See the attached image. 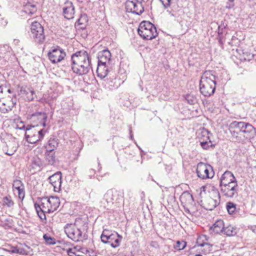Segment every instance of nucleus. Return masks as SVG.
I'll list each match as a JSON object with an SVG mask.
<instances>
[{"label":"nucleus","mask_w":256,"mask_h":256,"mask_svg":"<svg viewBox=\"0 0 256 256\" xmlns=\"http://www.w3.org/2000/svg\"><path fill=\"white\" fill-rule=\"evenodd\" d=\"M46 160L48 164L50 165H52L55 162V152L54 151L46 150Z\"/></svg>","instance_id":"obj_30"},{"label":"nucleus","mask_w":256,"mask_h":256,"mask_svg":"<svg viewBox=\"0 0 256 256\" xmlns=\"http://www.w3.org/2000/svg\"><path fill=\"white\" fill-rule=\"evenodd\" d=\"M223 232H224V234L228 236H232L236 234L238 232L237 228L236 226L229 224L227 226H224Z\"/></svg>","instance_id":"obj_29"},{"label":"nucleus","mask_w":256,"mask_h":256,"mask_svg":"<svg viewBox=\"0 0 256 256\" xmlns=\"http://www.w3.org/2000/svg\"><path fill=\"white\" fill-rule=\"evenodd\" d=\"M120 192L113 190H108L104 195V199L107 203L112 202L114 200L115 196L118 195Z\"/></svg>","instance_id":"obj_26"},{"label":"nucleus","mask_w":256,"mask_h":256,"mask_svg":"<svg viewBox=\"0 0 256 256\" xmlns=\"http://www.w3.org/2000/svg\"><path fill=\"white\" fill-rule=\"evenodd\" d=\"M184 209H185V212H188V213L190 214V210L188 208H184Z\"/></svg>","instance_id":"obj_62"},{"label":"nucleus","mask_w":256,"mask_h":256,"mask_svg":"<svg viewBox=\"0 0 256 256\" xmlns=\"http://www.w3.org/2000/svg\"><path fill=\"white\" fill-rule=\"evenodd\" d=\"M204 239V238H202V239H201V240H200V242H203Z\"/></svg>","instance_id":"obj_63"},{"label":"nucleus","mask_w":256,"mask_h":256,"mask_svg":"<svg viewBox=\"0 0 256 256\" xmlns=\"http://www.w3.org/2000/svg\"><path fill=\"white\" fill-rule=\"evenodd\" d=\"M232 136L236 138L237 140H240V139L239 138L241 136L240 132H238V130H234L233 129H231V130H229Z\"/></svg>","instance_id":"obj_48"},{"label":"nucleus","mask_w":256,"mask_h":256,"mask_svg":"<svg viewBox=\"0 0 256 256\" xmlns=\"http://www.w3.org/2000/svg\"><path fill=\"white\" fill-rule=\"evenodd\" d=\"M10 104L8 106V108L6 109V112L11 110L12 108L16 105V94L13 95L12 97L11 98Z\"/></svg>","instance_id":"obj_40"},{"label":"nucleus","mask_w":256,"mask_h":256,"mask_svg":"<svg viewBox=\"0 0 256 256\" xmlns=\"http://www.w3.org/2000/svg\"><path fill=\"white\" fill-rule=\"evenodd\" d=\"M66 56V52L59 46L52 48L48 52V58L53 64L61 62Z\"/></svg>","instance_id":"obj_9"},{"label":"nucleus","mask_w":256,"mask_h":256,"mask_svg":"<svg viewBox=\"0 0 256 256\" xmlns=\"http://www.w3.org/2000/svg\"><path fill=\"white\" fill-rule=\"evenodd\" d=\"M124 82V80L122 81L120 78H115L112 80H108L105 84V87L106 88L113 90L118 88Z\"/></svg>","instance_id":"obj_22"},{"label":"nucleus","mask_w":256,"mask_h":256,"mask_svg":"<svg viewBox=\"0 0 256 256\" xmlns=\"http://www.w3.org/2000/svg\"><path fill=\"white\" fill-rule=\"evenodd\" d=\"M6 89V86H0V94H2L4 92V90Z\"/></svg>","instance_id":"obj_57"},{"label":"nucleus","mask_w":256,"mask_h":256,"mask_svg":"<svg viewBox=\"0 0 256 256\" xmlns=\"http://www.w3.org/2000/svg\"><path fill=\"white\" fill-rule=\"evenodd\" d=\"M96 171L94 169L91 168L88 172V176L90 178H92L95 174Z\"/></svg>","instance_id":"obj_54"},{"label":"nucleus","mask_w":256,"mask_h":256,"mask_svg":"<svg viewBox=\"0 0 256 256\" xmlns=\"http://www.w3.org/2000/svg\"><path fill=\"white\" fill-rule=\"evenodd\" d=\"M2 203L4 206L9 208L12 207L14 204V202L10 196H6L3 198Z\"/></svg>","instance_id":"obj_36"},{"label":"nucleus","mask_w":256,"mask_h":256,"mask_svg":"<svg viewBox=\"0 0 256 256\" xmlns=\"http://www.w3.org/2000/svg\"><path fill=\"white\" fill-rule=\"evenodd\" d=\"M134 8L135 12H134V14H135L138 15H140L144 11V8L142 6V2H139L138 0H136V6H134Z\"/></svg>","instance_id":"obj_34"},{"label":"nucleus","mask_w":256,"mask_h":256,"mask_svg":"<svg viewBox=\"0 0 256 256\" xmlns=\"http://www.w3.org/2000/svg\"><path fill=\"white\" fill-rule=\"evenodd\" d=\"M111 234L113 233L108 230H104L100 236L102 242L104 240H106V236H110Z\"/></svg>","instance_id":"obj_49"},{"label":"nucleus","mask_w":256,"mask_h":256,"mask_svg":"<svg viewBox=\"0 0 256 256\" xmlns=\"http://www.w3.org/2000/svg\"><path fill=\"white\" fill-rule=\"evenodd\" d=\"M17 190L19 198L22 200L25 196L24 187L22 186L18 190Z\"/></svg>","instance_id":"obj_51"},{"label":"nucleus","mask_w":256,"mask_h":256,"mask_svg":"<svg viewBox=\"0 0 256 256\" xmlns=\"http://www.w3.org/2000/svg\"><path fill=\"white\" fill-rule=\"evenodd\" d=\"M88 19L86 14H82L79 18L78 20L76 23L80 26V29H84L87 25Z\"/></svg>","instance_id":"obj_28"},{"label":"nucleus","mask_w":256,"mask_h":256,"mask_svg":"<svg viewBox=\"0 0 256 256\" xmlns=\"http://www.w3.org/2000/svg\"><path fill=\"white\" fill-rule=\"evenodd\" d=\"M59 143L58 140L54 136L50 138L48 142V144L46 146V150L54 151L57 148Z\"/></svg>","instance_id":"obj_25"},{"label":"nucleus","mask_w":256,"mask_h":256,"mask_svg":"<svg viewBox=\"0 0 256 256\" xmlns=\"http://www.w3.org/2000/svg\"><path fill=\"white\" fill-rule=\"evenodd\" d=\"M224 228V224L222 220H216L212 225L210 227V230L214 234H220L223 232Z\"/></svg>","instance_id":"obj_23"},{"label":"nucleus","mask_w":256,"mask_h":256,"mask_svg":"<svg viewBox=\"0 0 256 256\" xmlns=\"http://www.w3.org/2000/svg\"><path fill=\"white\" fill-rule=\"evenodd\" d=\"M20 88L19 94L24 97L26 100L30 102L34 100L35 92L32 88L26 86H22Z\"/></svg>","instance_id":"obj_14"},{"label":"nucleus","mask_w":256,"mask_h":256,"mask_svg":"<svg viewBox=\"0 0 256 256\" xmlns=\"http://www.w3.org/2000/svg\"><path fill=\"white\" fill-rule=\"evenodd\" d=\"M138 32L141 38L146 40H152L158 36L154 25L146 21H143L140 23Z\"/></svg>","instance_id":"obj_5"},{"label":"nucleus","mask_w":256,"mask_h":256,"mask_svg":"<svg viewBox=\"0 0 256 256\" xmlns=\"http://www.w3.org/2000/svg\"><path fill=\"white\" fill-rule=\"evenodd\" d=\"M12 53V49L8 44L0 45V60H6Z\"/></svg>","instance_id":"obj_21"},{"label":"nucleus","mask_w":256,"mask_h":256,"mask_svg":"<svg viewBox=\"0 0 256 256\" xmlns=\"http://www.w3.org/2000/svg\"><path fill=\"white\" fill-rule=\"evenodd\" d=\"M106 238L102 242L103 243L109 244L112 248H116L120 246L122 237L117 232H113L110 236H106Z\"/></svg>","instance_id":"obj_15"},{"label":"nucleus","mask_w":256,"mask_h":256,"mask_svg":"<svg viewBox=\"0 0 256 256\" xmlns=\"http://www.w3.org/2000/svg\"><path fill=\"white\" fill-rule=\"evenodd\" d=\"M216 76L212 71H206L202 75L200 82V90L204 96L213 94L216 90Z\"/></svg>","instance_id":"obj_3"},{"label":"nucleus","mask_w":256,"mask_h":256,"mask_svg":"<svg viewBox=\"0 0 256 256\" xmlns=\"http://www.w3.org/2000/svg\"><path fill=\"white\" fill-rule=\"evenodd\" d=\"M195 256H202L200 254H196Z\"/></svg>","instance_id":"obj_64"},{"label":"nucleus","mask_w":256,"mask_h":256,"mask_svg":"<svg viewBox=\"0 0 256 256\" xmlns=\"http://www.w3.org/2000/svg\"><path fill=\"white\" fill-rule=\"evenodd\" d=\"M210 132L206 129H202L198 134V138H200V142L201 140L208 141L210 140Z\"/></svg>","instance_id":"obj_33"},{"label":"nucleus","mask_w":256,"mask_h":256,"mask_svg":"<svg viewBox=\"0 0 256 256\" xmlns=\"http://www.w3.org/2000/svg\"><path fill=\"white\" fill-rule=\"evenodd\" d=\"M48 180L53 187V190L55 192H60L61 190L62 186V174L60 172H58L49 176Z\"/></svg>","instance_id":"obj_12"},{"label":"nucleus","mask_w":256,"mask_h":256,"mask_svg":"<svg viewBox=\"0 0 256 256\" xmlns=\"http://www.w3.org/2000/svg\"><path fill=\"white\" fill-rule=\"evenodd\" d=\"M239 128H240V134L244 138H248L250 136V134L254 130V127L249 123L242 122L240 124H237Z\"/></svg>","instance_id":"obj_16"},{"label":"nucleus","mask_w":256,"mask_h":256,"mask_svg":"<svg viewBox=\"0 0 256 256\" xmlns=\"http://www.w3.org/2000/svg\"><path fill=\"white\" fill-rule=\"evenodd\" d=\"M22 124H23V122L21 121V122H20V124H17V126H16V129H19L18 128V127H22Z\"/></svg>","instance_id":"obj_59"},{"label":"nucleus","mask_w":256,"mask_h":256,"mask_svg":"<svg viewBox=\"0 0 256 256\" xmlns=\"http://www.w3.org/2000/svg\"><path fill=\"white\" fill-rule=\"evenodd\" d=\"M132 130H130V138L132 140L133 138V135L132 134Z\"/></svg>","instance_id":"obj_61"},{"label":"nucleus","mask_w":256,"mask_h":256,"mask_svg":"<svg viewBox=\"0 0 256 256\" xmlns=\"http://www.w3.org/2000/svg\"><path fill=\"white\" fill-rule=\"evenodd\" d=\"M46 201L48 203L50 214L56 210L60 204V200L57 196L46 197Z\"/></svg>","instance_id":"obj_20"},{"label":"nucleus","mask_w":256,"mask_h":256,"mask_svg":"<svg viewBox=\"0 0 256 256\" xmlns=\"http://www.w3.org/2000/svg\"><path fill=\"white\" fill-rule=\"evenodd\" d=\"M108 64L98 63L96 72L98 76L101 78H104L108 74Z\"/></svg>","instance_id":"obj_24"},{"label":"nucleus","mask_w":256,"mask_h":256,"mask_svg":"<svg viewBox=\"0 0 256 256\" xmlns=\"http://www.w3.org/2000/svg\"><path fill=\"white\" fill-rule=\"evenodd\" d=\"M185 99L187 102L190 104H194L196 102V98L192 95H186L185 96Z\"/></svg>","instance_id":"obj_43"},{"label":"nucleus","mask_w":256,"mask_h":256,"mask_svg":"<svg viewBox=\"0 0 256 256\" xmlns=\"http://www.w3.org/2000/svg\"><path fill=\"white\" fill-rule=\"evenodd\" d=\"M48 116L45 112H36L30 116V120L36 126H46Z\"/></svg>","instance_id":"obj_11"},{"label":"nucleus","mask_w":256,"mask_h":256,"mask_svg":"<svg viewBox=\"0 0 256 256\" xmlns=\"http://www.w3.org/2000/svg\"><path fill=\"white\" fill-rule=\"evenodd\" d=\"M163 4L164 8H168L175 0H160Z\"/></svg>","instance_id":"obj_50"},{"label":"nucleus","mask_w":256,"mask_h":256,"mask_svg":"<svg viewBox=\"0 0 256 256\" xmlns=\"http://www.w3.org/2000/svg\"><path fill=\"white\" fill-rule=\"evenodd\" d=\"M34 207L40 220L42 222H46V214H50L46 197L38 198L34 202Z\"/></svg>","instance_id":"obj_6"},{"label":"nucleus","mask_w":256,"mask_h":256,"mask_svg":"<svg viewBox=\"0 0 256 256\" xmlns=\"http://www.w3.org/2000/svg\"><path fill=\"white\" fill-rule=\"evenodd\" d=\"M200 144L202 148L208 150L210 146H212V144L210 140L208 141H200Z\"/></svg>","instance_id":"obj_45"},{"label":"nucleus","mask_w":256,"mask_h":256,"mask_svg":"<svg viewBox=\"0 0 256 256\" xmlns=\"http://www.w3.org/2000/svg\"><path fill=\"white\" fill-rule=\"evenodd\" d=\"M180 200L182 203L190 202L193 200V198L191 194L187 192H184L180 196Z\"/></svg>","instance_id":"obj_32"},{"label":"nucleus","mask_w":256,"mask_h":256,"mask_svg":"<svg viewBox=\"0 0 256 256\" xmlns=\"http://www.w3.org/2000/svg\"><path fill=\"white\" fill-rule=\"evenodd\" d=\"M202 238H205V236H200L196 240V244L198 246L204 247V250L205 253H208L212 250V245L207 242H200V240Z\"/></svg>","instance_id":"obj_27"},{"label":"nucleus","mask_w":256,"mask_h":256,"mask_svg":"<svg viewBox=\"0 0 256 256\" xmlns=\"http://www.w3.org/2000/svg\"><path fill=\"white\" fill-rule=\"evenodd\" d=\"M72 72L78 76L88 74L92 70L90 58L87 52L80 50L71 56Z\"/></svg>","instance_id":"obj_1"},{"label":"nucleus","mask_w":256,"mask_h":256,"mask_svg":"<svg viewBox=\"0 0 256 256\" xmlns=\"http://www.w3.org/2000/svg\"><path fill=\"white\" fill-rule=\"evenodd\" d=\"M210 187V186L209 185H206L202 186L200 188V196L201 198H202L204 195L206 193V190L208 188V187Z\"/></svg>","instance_id":"obj_53"},{"label":"nucleus","mask_w":256,"mask_h":256,"mask_svg":"<svg viewBox=\"0 0 256 256\" xmlns=\"http://www.w3.org/2000/svg\"><path fill=\"white\" fill-rule=\"evenodd\" d=\"M19 130H25V138L30 144H36L43 139L46 130L44 129L37 130L35 126L22 124V127H18Z\"/></svg>","instance_id":"obj_4"},{"label":"nucleus","mask_w":256,"mask_h":256,"mask_svg":"<svg viewBox=\"0 0 256 256\" xmlns=\"http://www.w3.org/2000/svg\"><path fill=\"white\" fill-rule=\"evenodd\" d=\"M37 10L36 2H28L23 6L22 12L28 16H32Z\"/></svg>","instance_id":"obj_19"},{"label":"nucleus","mask_w":256,"mask_h":256,"mask_svg":"<svg viewBox=\"0 0 256 256\" xmlns=\"http://www.w3.org/2000/svg\"><path fill=\"white\" fill-rule=\"evenodd\" d=\"M4 91H6L8 92V93H10H10H12V92L11 90H10V88L7 89V88H6V90H5V89L4 90Z\"/></svg>","instance_id":"obj_60"},{"label":"nucleus","mask_w":256,"mask_h":256,"mask_svg":"<svg viewBox=\"0 0 256 256\" xmlns=\"http://www.w3.org/2000/svg\"><path fill=\"white\" fill-rule=\"evenodd\" d=\"M67 236L74 242H78L82 236L81 230L72 224H68L64 228Z\"/></svg>","instance_id":"obj_10"},{"label":"nucleus","mask_w":256,"mask_h":256,"mask_svg":"<svg viewBox=\"0 0 256 256\" xmlns=\"http://www.w3.org/2000/svg\"><path fill=\"white\" fill-rule=\"evenodd\" d=\"M22 186H24L20 180H16L14 181L12 184L14 189L18 190Z\"/></svg>","instance_id":"obj_46"},{"label":"nucleus","mask_w":256,"mask_h":256,"mask_svg":"<svg viewBox=\"0 0 256 256\" xmlns=\"http://www.w3.org/2000/svg\"><path fill=\"white\" fill-rule=\"evenodd\" d=\"M197 176L202 179L212 178L214 176L212 166L204 162H199L196 170Z\"/></svg>","instance_id":"obj_8"},{"label":"nucleus","mask_w":256,"mask_h":256,"mask_svg":"<svg viewBox=\"0 0 256 256\" xmlns=\"http://www.w3.org/2000/svg\"><path fill=\"white\" fill-rule=\"evenodd\" d=\"M111 53L108 50H104L98 53V63L108 64L110 61Z\"/></svg>","instance_id":"obj_18"},{"label":"nucleus","mask_w":256,"mask_h":256,"mask_svg":"<svg viewBox=\"0 0 256 256\" xmlns=\"http://www.w3.org/2000/svg\"><path fill=\"white\" fill-rule=\"evenodd\" d=\"M227 26L224 22H222L218 26V36L223 35L224 32V30Z\"/></svg>","instance_id":"obj_44"},{"label":"nucleus","mask_w":256,"mask_h":256,"mask_svg":"<svg viewBox=\"0 0 256 256\" xmlns=\"http://www.w3.org/2000/svg\"><path fill=\"white\" fill-rule=\"evenodd\" d=\"M31 36L38 43H42L45 39L44 29L41 24L36 21L32 22L30 26Z\"/></svg>","instance_id":"obj_7"},{"label":"nucleus","mask_w":256,"mask_h":256,"mask_svg":"<svg viewBox=\"0 0 256 256\" xmlns=\"http://www.w3.org/2000/svg\"><path fill=\"white\" fill-rule=\"evenodd\" d=\"M12 253L20 254H27L26 250L23 248H14L12 250Z\"/></svg>","instance_id":"obj_47"},{"label":"nucleus","mask_w":256,"mask_h":256,"mask_svg":"<svg viewBox=\"0 0 256 256\" xmlns=\"http://www.w3.org/2000/svg\"><path fill=\"white\" fill-rule=\"evenodd\" d=\"M226 209L230 214H232L236 210V205L232 202L226 203Z\"/></svg>","instance_id":"obj_37"},{"label":"nucleus","mask_w":256,"mask_h":256,"mask_svg":"<svg viewBox=\"0 0 256 256\" xmlns=\"http://www.w3.org/2000/svg\"><path fill=\"white\" fill-rule=\"evenodd\" d=\"M221 194L226 198H235L238 196V186L234 174L226 170L221 176L220 182Z\"/></svg>","instance_id":"obj_2"},{"label":"nucleus","mask_w":256,"mask_h":256,"mask_svg":"<svg viewBox=\"0 0 256 256\" xmlns=\"http://www.w3.org/2000/svg\"><path fill=\"white\" fill-rule=\"evenodd\" d=\"M74 8L72 3L67 2L65 3V6L63 8V14L65 18L70 20L74 18Z\"/></svg>","instance_id":"obj_17"},{"label":"nucleus","mask_w":256,"mask_h":256,"mask_svg":"<svg viewBox=\"0 0 256 256\" xmlns=\"http://www.w3.org/2000/svg\"><path fill=\"white\" fill-rule=\"evenodd\" d=\"M242 58L244 60L250 61L254 58V54H252L250 52L242 50Z\"/></svg>","instance_id":"obj_39"},{"label":"nucleus","mask_w":256,"mask_h":256,"mask_svg":"<svg viewBox=\"0 0 256 256\" xmlns=\"http://www.w3.org/2000/svg\"><path fill=\"white\" fill-rule=\"evenodd\" d=\"M8 150L6 154L8 156H12L16 151L18 146L14 142H11L8 146Z\"/></svg>","instance_id":"obj_35"},{"label":"nucleus","mask_w":256,"mask_h":256,"mask_svg":"<svg viewBox=\"0 0 256 256\" xmlns=\"http://www.w3.org/2000/svg\"><path fill=\"white\" fill-rule=\"evenodd\" d=\"M186 246V243L184 242H180L178 240L174 246V248L177 250H180L184 249Z\"/></svg>","instance_id":"obj_42"},{"label":"nucleus","mask_w":256,"mask_h":256,"mask_svg":"<svg viewBox=\"0 0 256 256\" xmlns=\"http://www.w3.org/2000/svg\"><path fill=\"white\" fill-rule=\"evenodd\" d=\"M243 122H236L234 121L231 122L230 125L228 126V130H231V129H233L234 130H238V132H240V128H239V126H238V124H240V123H242Z\"/></svg>","instance_id":"obj_41"},{"label":"nucleus","mask_w":256,"mask_h":256,"mask_svg":"<svg viewBox=\"0 0 256 256\" xmlns=\"http://www.w3.org/2000/svg\"><path fill=\"white\" fill-rule=\"evenodd\" d=\"M32 165L34 168L36 167L40 168L42 165V162L40 158H34L32 161Z\"/></svg>","instance_id":"obj_52"},{"label":"nucleus","mask_w":256,"mask_h":256,"mask_svg":"<svg viewBox=\"0 0 256 256\" xmlns=\"http://www.w3.org/2000/svg\"><path fill=\"white\" fill-rule=\"evenodd\" d=\"M212 190H215L217 195L218 199H214L212 198H208L206 199L204 204V207L206 210H213L220 204V192L215 188L214 186H212Z\"/></svg>","instance_id":"obj_13"},{"label":"nucleus","mask_w":256,"mask_h":256,"mask_svg":"<svg viewBox=\"0 0 256 256\" xmlns=\"http://www.w3.org/2000/svg\"><path fill=\"white\" fill-rule=\"evenodd\" d=\"M136 0H127L125 4V8L126 10L128 12H132L134 14L135 12L134 6H136Z\"/></svg>","instance_id":"obj_31"},{"label":"nucleus","mask_w":256,"mask_h":256,"mask_svg":"<svg viewBox=\"0 0 256 256\" xmlns=\"http://www.w3.org/2000/svg\"><path fill=\"white\" fill-rule=\"evenodd\" d=\"M43 238L46 242L48 244L54 245L56 244V240L47 234H44Z\"/></svg>","instance_id":"obj_38"},{"label":"nucleus","mask_w":256,"mask_h":256,"mask_svg":"<svg viewBox=\"0 0 256 256\" xmlns=\"http://www.w3.org/2000/svg\"><path fill=\"white\" fill-rule=\"evenodd\" d=\"M167 12L169 13L172 16L176 17V12L174 10L172 11H170L168 10H167Z\"/></svg>","instance_id":"obj_56"},{"label":"nucleus","mask_w":256,"mask_h":256,"mask_svg":"<svg viewBox=\"0 0 256 256\" xmlns=\"http://www.w3.org/2000/svg\"><path fill=\"white\" fill-rule=\"evenodd\" d=\"M13 43L15 46H18L20 43V40L18 39H14L13 41Z\"/></svg>","instance_id":"obj_58"},{"label":"nucleus","mask_w":256,"mask_h":256,"mask_svg":"<svg viewBox=\"0 0 256 256\" xmlns=\"http://www.w3.org/2000/svg\"><path fill=\"white\" fill-rule=\"evenodd\" d=\"M218 36V42L220 44V45L221 46H222V45L224 44L222 35Z\"/></svg>","instance_id":"obj_55"}]
</instances>
